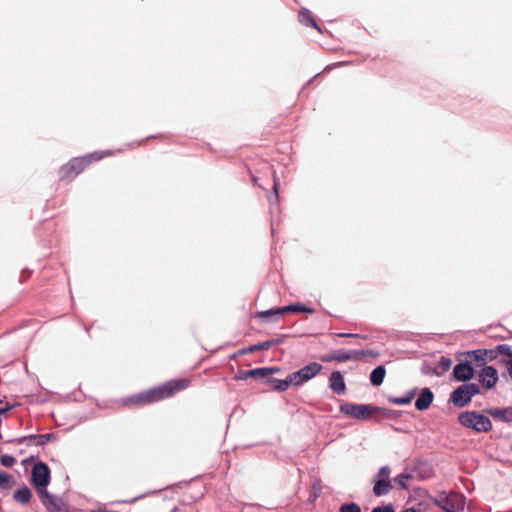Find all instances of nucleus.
Listing matches in <instances>:
<instances>
[{"mask_svg":"<svg viewBox=\"0 0 512 512\" xmlns=\"http://www.w3.org/2000/svg\"><path fill=\"white\" fill-rule=\"evenodd\" d=\"M322 369L318 363H310L297 372H293L287 376L285 380L268 379V374L276 371V369H259L258 379L269 385L270 388L278 391H285L289 386H300L315 377Z\"/></svg>","mask_w":512,"mask_h":512,"instance_id":"f257e3e1","label":"nucleus"},{"mask_svg":"<svg viewBox=\"0 0 512 512\" xmlns=\"http://www.w3.org/2000/svg\"><path fill=\"white\" fill-rule=\"evenodd\" d=\"M115 154L112 150L94 151L80 157H74L59 169V179L65 182H71L80 173H82L90 164Z\"/></svg>","mask_w":512,"mask_h":512,"instance_id":"f03ea898","label":"nucleus"},{"mask_svg":"<svg viewBox=\"0 0 512 512\" xmlns=\"http://www.w3.org/2000/svg\"><path fill=\"white\" fill-rule=\"evenodd\" d=\"M188 385L186 379L170 381L160 387L150 389L149 391L134 396L133 401L138 404H146L162 400L173 395L175 392L184 389Z\"/></svg>","mask_w":512,"mask_h":512,"instance_id":"7ed1b4c3","label":"nucleus"},{"mask_svg":"<svg viewBox=\"0 0 512 512\" xmlns=\"http://www.w3.org/2000/svg\"><path fill=\"white\" fill-rule=\"evenodd\" d=\"M459 422L478 432H486L491 428V421L488 417L476 412H463L459 415Z\"/></svg>","mask_w":512,"mask_h":512,"instance_id":"20e7f679","label":"nucleus"},{"mask_svg":"<svg viewBox=\"0 0 512 512\" xmlns=\"http://www.w3.org/2000/svg\"><path fill=\"white\" fill-rule=\"evenodd\" d=\"M31 478L37 492L47 489L50 483V469L47 464L37 462L32 468Z\"/></svg>","mask_w":512,"mask_h":512,"instance_id":"39448f33","label":"nucleus"},{"mask_svg":"<svg viewBox=\"0 0 512 512\" xmlns=\"http://www.w3.org/2000/svg\"><path fill=\"white\" fill-rule=\"evenodd\" d=\"M436 504L446 512H463L465 498L459 494H441L436 498Z\"/></svg>","mask_w":512,"mask_h":512,"instance_id":"423d86ee","label":"nucleus"},{"mask_svg":"<svg viewBox=\"0 0 512 512\" xmlns=\"http://www.w3.org/2000/svg\"><path fill=\"white\" fill-rule=\"evenodd\" d=\"M478 391V387L475 384L462 385L453 392L452 401L456 406L463 407Z\"/></svg>","mask_w":512,"mask_h":512,"instance_id":"0eeeda50","label":"nucleus"},{"mask_svg":"<svg viewBox=\"0 0 512 512\" xmlns=\"http://www.w3.org/2000/svg\"><path fill=\"white\" fill-rule=\"evenodd\" d=\"M341 411L357 419H366L371 415L372 408L368 405L345 404L341 406Z\"/></svg>","mask_w":512,"mask_h":512,"instance_id":"6e6552de","label":"nucleus"},{"mask_svg":"<svg viewBox=\"0 0 512 512\" xmlns=\"http://www.w3.org/2000/svg\"><path fill=\"white\" fill-rule=\"evenodd\" d=\"M43 505L51 512H62V502L50 494L47 489L38 492Z\"/></svg>","mask_w":512,"mask_h":512,"instance_id":"1a4fd4ad","label":"nucleus"},{"mask_svg":"<svg viewBox=\"0 0 512 512\" xmlns=\"http://www.w3.org/2000/svg\"><path fill=\"white\" fill-rule=\"evenodd\" d=\"M480 381L487 388H492L498 381L497 370L491 366L484 367L480 373Z\"/></svg>","mask_w":512,"mask_h":512,"instance_id":"9d476101","label":"nucleus"},{"mask_svg":"<svg viewBox=\"0 0 512 512\" xmlns=\"http://www.w3.org/2000/svg\"><path fill=\"white\" fill-rule=\"evenodd\" d=\"M453 375L457 381H468L473 378L474 370L468 363H459L453 369Z\"/></svg>","mask_w":512,"mask_h":512,"instance_id":"9b49d317","label":"nucleus"},{"mask_svg":"<svg viewBox=\"0 0 512 512\" xmlns=\"http://www.w3.org/2000/svg\"><path fill=\"white\" fill-rule=\"evenodd\" d=\"M374 354L371 351H354V352H340L336 354L331 359L337 360L340 362L348 361V360H359L365 356H373Z\"/></svg>","mask_w":512,"mask_h":512,"instance_id":"f8f14e48","label":"nucleus"},{"mask_svg":"<svg viewBox=\"0 0 512 512\" xmlns=\"http://www.w3.org/2000/svg\"><path fill=\"white\" fill-rule=\"evenodd\" d=\"M433 398H434V396H433V393L431 392V390L428 388H424V389H422L419 397L417 398V400L415 402V407L418 410H425L430 406V404L433 401Z\"/></svg>","mask_w":512,"mask_h":512,"instance_id":"ddd939ff","label":"nucleus"},{"mask_svg":"<svg viewBox=\"0 0 512 512\" xmlns=\"http://www.w3.org/2000/svg\"><path fill=\"white\" fill-rule=\"evenodd\" d=\"M470 354H472L474 356L475 360H477L481 363H486V362H490V361L494 360L497 357L498 352H497V350H493V349H490V350L479 349V350L471 352Z\"/></svg>","mask_w":512,"mask_h":512,"instance_id":"4468645a","label":"nucleus"},{"mask_svg":"<svg viewBox=\"0 0 512 512\" xmlns=\"http://www.w3.org/2000/svg\"><path fill=\"white\" fill-rule=\"evenodd\" d=\"M299 22L302 23L305 26H310L315 29H317L319 32H321L320 27L318 26L317 22L315 21L312 13L307 9H301L298 14Z\"/></svg>","mask_w":512,"mask_h":512,"instance_id":"2eb2a0df","label":"nucleus"},{"mask_svg":"<svg viewBox=\"0 0 512 512\" xmlns=\"http://www.w3.org/2000/svg\"><path fill=\"white\" fill-rule=\"evenodd\" d=\"M330 387L337 393H342L345 390L344 380L339 372H333L330 376Z\"/></svg>","mask_w":512,"mask_h":512,"instance_id":"dca6fc26","label":"nucleus"},{"mask_svg":"<svg viewBox=\"0 0 512 512\" xmlns=\"http://www.w3.org/2000/svg\"><path fill=\"white\" fill-rule=\"evenodd\" d=\"M385 374H386V371H385L384 367H382V366L376 367L370 375V380H371L372 384L376 385V386L381 385L383 383Z\"/></svg>","mask_w":512,"mask_h":512,"instance_id":"f3484780","label":"nucleus"},{"mask_svg":"<svg viewBox=\"0 0 512 512\" xmlns=\"http://www.w3.org/2000/svg\"><path fill=\"white\" fill-rule=\"evenodd\" d=\"M14 498L20 503H27L31 498V491L27 488H21L14 493Z\"/></svg>","mask_w":512,"mask_h":512,"instance_id":"a211bd4d","label":"nucleus"},{"mask_svg":"<svg viewBox=\"0 0 512 512\" xmlns=\"http://www.w3.org/2000/svg\"><path fill=\"white\" fill-rule=\"evenodd\" d=\"M389 488H390L389 481L377 480L374 485L373 490L377 496H380V495L386 494L388 492Z\"/></svg>","mask_w":512,"mask_h":512,"instance_id":"6ab92c4d","label":"nucleus"},{"mask_svg":"<svg viewBox=\"0 0 512 512\" xmlns=\"http://www.w3.org/2000/svg\"><path fill=\"white\" fill-rule=\"evenodd\" d=\"M287 311L312 313L313 309L312 308H305V307H302V306H299V305H296V306H286L284 308L275 310L274 313H283V312H287Z\"/></svg>","mask_w":512,"mask_h":512,"instance_id":"aec40b11","label":"nucleus"},{"mask_svg":"<svg viewBox=\"0 0 512 512\" xmlns=\"http://www.w3.org/2000/svg\"><path fill=\"white\" fill-rule=\"evenodd\" d=\"M12 476L5 472H0V488H10L12 486Z\"/></svg>","mask_w":512,"mask_h":512,"instance_id":"412c9836","label":"nucleus"},{"mask_svg":"<svg viewBox=\"0 0 512 512\" xmlns=\"http://www.w3.org/2000/svg\"><path fill=\"white\" fill-rule=\"evenodd\" d=\"M0 462L2 465L6 466V467H11L16 463V460L13 456L6 454V455L1 456Z\"/></svg>","mask_w":512,"mask_h":512,"instance_id":"4be33fe9","label":"nucleus"},{"mask_svg":"<svg viewBox=\"0 0 512 512\" xmlns=\"http://www.w3.org/2000/svg\"><path fill=\"white\" fill-rule=\"evenodd\" d=\"M340 512H361V510L356 504L351 503L342 505Z\"/></svg>","mask_w":512,"mask_h":512,"instance_id":"5701e85b","label":"nucleus"},{"mask_svg":"<svg viewBox=\"0 0 512 512\" xmlns=\"http://www.w3.org/2000/svg\"><path fill=\"white\" fill-rule=\"evenodd\" d=\"M390 471L387 467H382L377 475V480L389 481Z\"/></svg>","mask_w":512,"mask_h":512,"instance_id":"b1692460","label":"nucleus"},{"mask_svg":"<svg viewBox=\"0 0 512 512\" xmlns=\"http://www.w3.org/2000/svg\"><path fill=\"white\" fill-rule=\"evenodd\" d=\"M441 368H442V371H447L449 370V368L451 367L452 365V361L449 359V358H441L440 362H439Z\"/></svg>","mask_w":512,"mask_h":512,"instance_id":"393cba45","label":"nucleus"},{"mask_svg":"<svg viewBox=\"0 0 512 512\" xmlns=\"http://www.w3.org/2000/svg\"><path fill=\"white\" fill-rule=\"evenodd\" d=\"M372 512H395V510L391 504H387L381 507L374 508Z\"/></svg>","mask_w":512,"mask_h":512,"instance_id":"a878e982","label":"nucleus"},{"mask_svg":"<svg viewBox=\"0 0 512 512\" xmlns=\"http://www.w3.org/2000/svg\"><path fill=\"white\" fill-rule=\"evenodd\" d=\"M408 476L407 475H400L398 476L396 479H395V482L397 485H399V487L401 488H405L406 487V481L408 480Z\"/></svg>","mask_w":512,"mask_h":512,"instance_id":"bb28decb","label":"nucleus"},{"mask_svg":"<svg viewBox=\"0 0 512 512\" xmlns=\"http://www.w3.org/2000/svg\"><path fill=\"white\" fill-rule=\"evenodd\" d=\"M501 416L506 421H512V408L505 409L500 412Z\"/></svg>","mask_w":512,"mask_h":512,"instance_id":"cd10ccee","label":"nucleus"},{"mask_svg":"<svg viewBox=\"0 0 512 512\" xmlns=\"http://www.w3.org/2000/svg\"><path fill=\"white\" fill-rule=\"evenodd\" d=\"M256 375V370H249L245 372H240L238 375V378L240 379H247L248 377H253Z\"/></svg>","mask_w":512,"mask_h":512,"instance_id":"c85d7f7f","label":"nucleus"},{"mask_svg":"<svg viewBox=\"0 0 512 512\" xmlns=\"http://www.w3.org/2000/svg\"><path fill=\"white\" fill-rule=\"evenodd\" d=\"M401 512H425V510L422 508V505L419 504L411 508H406Z\"/></svg>","mask_w":512,"mask_h":512,"instance_id":"c756f323","label":"nucleus"},{"mask_svg":"<svg viewBox=\"0 0 512 512\" xmlns=\"http://www.w3.org/2000/svg\"><path fill=\"white\" fill-rule=\"evenodd\" d=\"M500 352L507 354L508 356L512 357V352L509 347L506 346H500L499 347Z\"/></svg>","mask_w":512,"mask_h":512,"instance_id":"7c9ffc66","label":"nucleus"},{"mask_svg":"<svg viewBox=\"0 0 512 512\" xmlns=\"http://www.w3.org/2000/svg\"><path fill=\"white\" fill-rule=\"evenodd\" d=\"M410 401H411V398H410V397H408V398H401V399H398L396 402H397L398 404H408V403H410Z\"/></svg>","mask_w":512,"mask_h":512,"instance_id":"2f4dec72","label":"nucleus"},{"mask_svg":"<svg viewBox=\"0 0 512 512\" xmlns=\"http://www.w3.org/2000/svg\"><path fill=\"white\" fill-rule=\"evenodd\" d=\"M507 366H508L509 376L512 378V357L510 360L507 361Z\"/></svg>","mask_w":512,"mask_h":512,"instance_id":"473e14b6","label":"nucleus"},{"mask_svg":"<svg viewBox=\"0 0 512 512\" xmlns=\"http://www.w3.org/2000/svg\"><path fill=\"white\" fill-rule=\"evenodd\" d=\"M11 408H12V406H11V405H9V404H8V405H6L4 408H1V409H0V415H2V414H4V413H6V412H7V411H9Z\"/></svg>","mask_w":512,"mask_h":512,"instance_id":"72a5a7b5","label":"nucleus"},{"mask_svg":"<svg viewBox=\"0 0 512 512\" xmlns=\"http://www.w3.org/2000/svg\"><path fill=\"white\" fill-rule=\"evenodd\" d=\"M267 347H268V343L263 344V345H258L257 349H264V348H267Z\"/></svg>","mask_w":512,"mask_h":512,"instance_id":"f704fd0d","label":"nucleus"},{"mask_svg":"<svg viewBox=\"0 0 512 512\" xmlns=\"http://www.w3.org/2000/svg\"><path fill=\"white\" fill-rule=\"evenodd\" d=\"M270 312H261V313H258V316H261V317H266Z\"/></svg>","mask_w":512,"mask_h":512,"instance_id":"c9c22d12","label":"nucleus"},{"mask_svg":"<svg viewBox=\"0 0 512 512\" xmlns=\"http://www.w3.org/2000/svg\"><path fill=\"white\" fill-rule=\"evenodd\" d=\"M278 191V186L276 183H274V186H273V192H277Z\"/></svg>","mask_w":512,"mask_h":512,"instance_id":"e433bc0d","label":"nucleus"},{"mask_svg":"<svg viewBox=\"0 0 512 512\" xmlns=\"http://www.w3.org/2000/svg\"><path fill=\"white\" fill-rule=\"evenodd\" d=\"M317 498V495L315 494L312 498V501H314Z\"/></svg>","mask_w":512,"mask_h":512,"instance_id":"4c0bfd02","label":"nucleus"}]
</instances>
